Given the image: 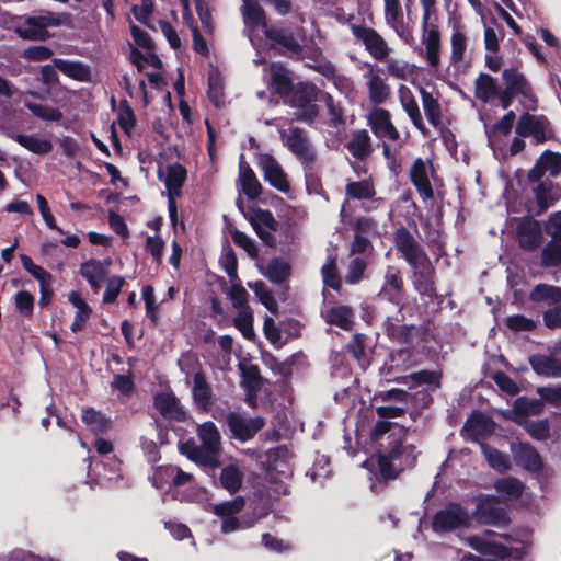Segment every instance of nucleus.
<instances>
[{
	"mask_svg": "<svg viewBox=\"0 0 561 561\" xmlns=\"http://www.w3.org/2000/svg\"><path fill=\"white\" fill-rule=\"evenodd\" d=\"M229 299L231 300L234 308L239 310L243 308H249L247 306L248 291L243 286H241L238 280L231 282V287L228 291Z\"/></svg>",
	"mask_w": 561,
	"mask_h": 561,
	"instance_id": "nucleus-60",
	"label": "nucleus"
},
{
	"mask_svg": "<svg viewBox=\"0 0 561 561\" xmlns=\"http://www.w3.org/2000/svg\"><path fill=\"white\" fill-rule=\"evenodd\" d=\"M270 85L283 98L288 96L294 88L288 71L278 64H273L266 71Z\"/></svg>",
	"mask_w": 561,
	"mask_h": 561,
	"instance_id": "nucleus-31",
	"label": "nucleus"
},
{
	"mask_svg": "<svg viewBox=\"0 0 561 561\" xmlns=\"http://www.w3.org/2000/svg\"><path fill=\"white\" fill-rule=\"evenodd\" d=\"M386 24L404 42H408L407 32L400 0H383Z\"/></svg>",
	"mask_w": 561,
	"mask_h": 561,
	"instance_id": "nucleus-22",
	"label": "nucleus"
},
{
	"mask_svg": "<svg viewBox=\"0 0 561 561\" xmlns=\"http://www.w3.org/2000/svg\"><path fill=\"white\" fill-rule=\"evenodd\" d=\"M371 440L378 445V463L385 479H394L416 463L415 447L408 442L407 432L399 424L377 422L371 432Z\"/></svg>",
	"mask_w": 561,
	"mask_h": 561,
	"instance_id": "nucleus-1",
	"label": "nucleus"
},
{
	"mask_svg": "<svg viewBox=\"0 0 561 561\" xmlns=\"http://www.w3.org/2000/svg\"><path fill=\"white\" fill-rule=\"evenodd\" d=\"M398 96L401 106L408 114L412 124L420 130L424 131V122L419 107V104L413 95V92L405 84H400L398 87Z\"/></svg>",
	"mask_w": 561,
	"mask_h": 561,
	"instance_id": "nucleus-24",
	"label": "nucleus"
},
{
	"mask_svg": "<svg viewBox=\"0 0 561 561\" xmlns=\"http://www.w3.org/2000/svg\"><path fill=\"white\" fill-rule=\"evenodd\" d=\"M465 431L477 439L479 436L492 431V423L482 414H473L466 422Z\"/></svg>",
	"mask_w": 561,
	"mask_h": 561,
	"instance_id": "nucleus-48",
	"label": "nucleus"
},
{
	"mask_svg": "<svg viewBox=\"0 0 561 561\" xmlns=\"http://www.w3.org/2000/svg\"><path fill=\"white\" fill-rule=\"evenodd\" d=\"M13 302L16 312L23 318H31L34 310L35 298L27 290H19L14 297Z\"/></svg>",
	"mask_w": 561,
	"mask_h": 561,
	"instance_id": "nucleus-51",
	"label": "nucleus"
},
{
	"mask_svg": "<svg viewBox=\"0 0 561 561\" xmlns=\"http://www.w3.org/2000/svg\"><path fill=\"white\" fill-rule=\"evenodd\" d=\"M239 182L242 192L247 195L248 198L255 199L260 196L262 192V185L251 167L243 162L242 156L239 167Z\"/></svg>",
	"mask_w": 561,
	"mask_h": 561,
	"instance_id": "nucleus-30",
	"label": "nucleus"
},
{
	"mask_svg": "<svg viewBox=\"0 0 561 561\" xmlns=\"http://www.w3.org/2000/svg\"><path fill=\"white\" fill-rule=\"evenodd\" d=\"M290 273V267L285 261L275 259L268 262L263 274L273 283L284 282Z\"/></svg>",
	"mask_w": 561,
	"mask_h": 561,
	"instance_id": "nucleus-50",
	"label": "nucleus"
},
{
	"mask_svg": "<svg viewBox=\"0 0 561 561\" xmlns=\"http://www.w3.org/2000/svg\"><path fill=\"white\" fill-rule=\"evenodd\" d=\"M352 33L363 43L368 54L378 61H385L391 54V48L385 38L374 28L352 25Z\"/></svg>",
	"mask_w": 561,
	"mask_h": 561,
	"instance_id": "nucleus-10",
	"label": "nucleus"
},
{
	"mask_svg": "<svg viewBox=\"0 0 561 561\" xmlns=\"http://www.w3.org/2000/svg\"><path fill=\"white\" fill-rule=\"evenodd\" d=\"M368 123L378 138L393 141L399 138V133L391 123L390 113L387 110L374 107L368 114Z\"/></svg>",
	"mask_w": 561,
	"mask_h": 561,
	"instance_id": "nucleus-17",
	"label": "nucleus"
},
{
	"mask_svg": "<svg viewBox=\"0 0 561 561\" xmlns=\"http://www.w3.org/2000/svg\"><path fill=\"white\" fill-rule=\"evenodd\" d=\"M249 287L255 293L260 301L265 306L267 310L275 313L277 311V302L263 282L249 283Z\"/></svg>",
	"mask_w": 561,
	"mask_h": 561,
	"instance_id": "nucleus-56",
	"label": "nucleus"
},
{
	"mask_svg": "<svg viewBox=\"0 0 561 561\" xmlns=\"http://www.w3.org/2000/svg\"><path fill=\"white\" fill-rule=\"evenodd\" d=\"M158 175L164 182L168 193L180 194L186 178V171L181 164L173 163L167 165L164 170L160 169Z\"/></svg>",
	"mask_w": 561,
	"mask_h": 561,
	"instance_id": "nucleus-28",
	"label": "nucleus"
},
{
	"mask_svg": "<svg viewBox=\"0 0 561 561\" xmlns=\"http://www.w3.org/2000/svg\"><path fill=\"white\" fill-rule=\"evenodd\" d=\"M543 323L549 329L561 328V302L546 310L542 314Z\"/></svg>",
	"mask_w": 561,
	"mask_h": 561,
	"instance_id": "nucleus-64",
	"label": "nucleus"
},
{
	"mask_svg": "<svg viewBox=\"0 0 561 561\" xmlns=\"http://www.w3.org/2000/svg\"><path fill=\"white\" fill-rule=\"evenodd\" d=\"M424 113L433 126H438L442 121V108L437 95L420 87Z\"/></svg>",
	"mask_w": 561,
	"mask_h": 561,
	"instance_id": "nucleus-38",
	"label": "nucleus"
},
{
	"mask_svg": "<svg viewBox=\"0 0 561 561\" xmlns=\"http://www.w3.org/2000/svg\"><path fill=\"white\" fill-rule=\"evenodd\" d=\"M257 165L263 172L264 180L274 188L280 192H288L290 188L287 175L278 161L270 153L257 156Z\"/></svg>",
	"mask_w": 561,
	"mask_h": 561,
	"instance_id": "nucleus-11",
	"label": "nucleus"
},
{
	"mask_svg": "<svg viewBox=\"0 0 561 561\" xmlns=\"http://www.w3.org/2000/svg\"><path fill=\"white\" fill-rule=\"evenodd\" d=\"M251 222L259 237L263 241L270 242L272 239L271 230L276 229V220L272 213L268 210L257 209L253 213Z\"/></svg>",
	"mask_w": 561,
	"mask_h": 561,
	"instance_id": "nucleus-34",
	"label": "nucleus"
},
{
	"mask_svg": "<svg viewBox=\"0 0 561 561\" xmlns=\"http://www.w3.org/2000/svg\"><path fill=\"white\" fill-rule=\"evenodd\" d=\"M507 328L514 332L533 331L537 323L523 314H514L506 318Z\"/></svg>",
	"mask_w": 561,
	"mask_h": 561,
	"instance_id": "nucleus-59",
	"label": "nucleus"
},
{
	"mask_svg": "<svg viewBox=\"0 0 561 561\" xmlns=\"http://www.w3.org/2000/svg\"><path fill=\"white\" fill-rule=\"evenodd\" d=\"M125 280L122 276H112L107 279L106 288L103 295V301L105 304L114 302L121 293V289L124 285Z\"/></svg>",
	"mask_w": 561,
	"mask_h": 561,
	"instance_id": "nucleus-61",
	"label": "nucleus"
},
{
	"mask_svg": "<svg viewBox=\"0 0 561 561\" xmlns=\"http://www.w3.org/2000/svg\"><path fill=\"white\" fill-rule=\"evenodd\" d=\"M561 173V154L550 150H546L537 160L536 164L528 173L529 181H538L548 178H556Z\"/></svg>",
	"mask_w": 561,
	"mask_h": 561,
	"instance_id": "nucleus-16",
	"label": "nucleus"
},
{
	"mask_svg": "<svg viewBox=\"0 0 561 561\" xmlns=\"http://www.w3.org/2000/svg\"><path fill=\"white\" fill-rule=\"evenodd\" d=\"M264 35L290 51L296 53L299 49L297 39L286 30L268 27L265 28Z\"/></svg>",
	"mask_w": 561,
	"mask_h": 561,
	"instance_id": "nucleus-44",
	"label": "nucleus"
},
{
	"mask_svg": "<svg viewBox=\"0 0 561 561\" xmlns=\"http://www.w3.org/2000/svg\"><path fill=\"white\" fill-rule=\"evenodd\" d=\"M502 77L505 82V89L516 95L534 101L531 85L516 68L505 69Z\"/></svg>",
	"mask_w": 561,
	"mask_h": 561,
	"instance_id": "nucleus-26",
	"label": "nucleus"
},
{
	"mask_svg": "<svg viewBox=\"0 0 561 561\" xmlns=\"http://www.w3.org/2000/svg\"><path fill=\"white\" fill-rule=\"evenodd\" d=\"M529 299L534 302H545L547 305H559L561 302V287L538 284L529 294Z\"/></svg>",
	"mask_w": 561,
	"mask_h": 561,
	"instance_id": "nucleus-36",
	"label": "nucleus"
},
{
	"mask_svg": "<svg viewBox=\"0 0 561 561\" xmlns=\"http://www.w3.org/2000/svg\"><path fill=\"white\" fill-rule=\"evenodd\" d=\"M537 393L545 402L553 407H561V385L539 387Z\"/></svg>",
	"mask_w": 561,
	"mask_h": 561,
	"instance_id": "nucleus-62",
	"label": "nucleus"
},
{
	"mask_svg": "<svg viewBox=\"0 0 561 561\" xmlns=\"http://www.w3.org/2000/svg\"><path fill=\"white\" fill-rule=\"evenodd\" d=\"M244 507V499L238 496L231 501H227L220 504H216L213 507V513L220 518L234 517Z\"/></svg>",
	"mask_w": 561,
	"mask_h": 561,
	"instance_id": "nucleus-53",
	"label": "nucleus"
},
{
	"mask_svg": "<svg viewBox=\"0 0 561 561\" xmlns=\"http://www.w3.org/2000/svg\"><path fill=\"white\" fill-rule=\"evenodd\" d=\"M471 515L459 504H449L439 510L433 518V529L437 533L450 531L461 527H468Z\"/></svg>",
	"mask_w": 561,
	"mask_h": 561,
	"instance_id": "nucleus-8",
	"label": "nucleus"
},
{
	"mask_svg": "<svg viewBox=\"0 0 561 561\" xmlns=\"http://www.w3.org/2000/svg\"><path fill=\"white\" fill-rule=\"evenodd\" d=\"M318 89L308 82L298 83L294 87L288 94L285 96L291 107L296 108V116L304 122H312L319 114V108L316 102L319 100Z\"/></svg>",
	"mask_w": 561,
	"mask_h": 561,
	"instance_id": "nucleus-6",
	"label": "nucleus"
},
{
	"mask_svg": "<svg viewBox=\"0 0 561 561\" xmlns=\"http://www.w3.org/2000/svg\"><path fill=\"white\" fill-rule=\"evenodd\" d=\"M551 240L561 241V210L552 213L543 226Z\"/></svg>",
	"mask_w": 561,
	"mask_h": 561,
	"instance_id": "nucleus-63",
	"label": "nucleus"
},
{
	"mask_svg": "<svg viewBox=\"0 0 561 561\" xmlns=\"http://www.w3.org/2000/svg\"><path fill=\"white\" fill-rule=\"evenodd\" d=\"M13 139L33 153L44 154L51 150L49 140L41 139L32 135H15Z\"/></svg>",
	"mask_w": 561,
	"mask_h": 561,
	"instance_id": "nucleus-45",
	"label": "nucleus"
},
{
	"mask_svg": "<svg viewBox=\"0 0 561 561\" xmlns=\"http://www.w3.org/2000/svg\"><path fill=\"white\" fill-rule=\"evenodd\" d=\"M515 133L520 137L531 136L536 142L542 144L550 138L549 123L545 116L523 114L519 117Z\"/></svg>",
	"mask_w": 561,
	"mask_h": 561,
	"instance_id": "nucleus-12",
	"label": "nucleus"
},
{
	"mask_svg": "<svg viewBox=\"0 0 561 561\" xmlns=\"http://www.w3.org/2000/svg\"><path fill=\"white\" fill-rule=\"evenodd\" d=\"M154 405L157 410L167 419L182 421L185 412L180 405L178 399L172 393H158L154 397Z\"/></svg>",
	"mask_w": 561,
	"mask_h": 561,
	"instance_id": "nucleus-29",
	"label": "nucleus"
},
{
	"mask_svg": "<svg viewBox=\"0 0 561 561\" xmlns=\"http://www.w3.org/2000/svg\"><path fill=\"white\" fill-rule=\"evenodd\" d=\"M26 107L37 117L49 121V122H58L61 119L62 115L61 113L50 106H46L43 104H36V103H27Z\"/></svg>",
	"mask_w": 561,
	"mask_h": 561,
	"instance_id": "nucleus-58",
	"label": "nucleus"
},
{
	"mask_svg": "<svg viewBox=\"0 0 561 561\" xmlns=\"http://www.w3.org/2000/svg\"><path fill=\"white\" fill-rule=\"evenodd\" d=\"M494 488L501 495L507 499H516L523 491L522 483L515 478L500 479L495 482Z\"/></svg>",
	"mask_w": 561,
	"mask_h": 561,
	"instance_id": "nucleus-55",
	"label": "nucleus"
},
{
	"mask_svg": "<svg viewBox=\"0 0 561 561\" xmlns=\"http://www.w3.org/2000/svg\"><path fill=\"white\" fill-rule=\"evenodd\" d=\"M483 455L485 456L489 465L499 472H505L511 467V461L507 455L490 447L481 445Z\"/></svg>",
	"mask_w": 561,
	"mask_h": 561,
	"instance_id": "nucleus-47",
	"label": "nucleus"
},
{
	"mask_svg": "<svg viewBox=\"0 0 561 561\" xmlns=\"http://www.w3.org/2000/svg\"><path fill=\"white\" fill-rule=\"evenodd\" d=\"M110 260L91 259L80 265V275L89 283L92 290L98 293L104 280L107 278Z\"/></svg>",
	"mask_w": 561,
	"mask_h": 561,
	"instance_id": "nucleus-19",
	"label": "nucleus"
},
{
	"mask_svg": "<svg viewBox=\"0 0 561 561\" xmlns=\"http://www.w3.org/2000/svg\"><path fill=\"white\" fill-rule=\"evenodd\" d=\"M54 66L64 75L75 80L84 82L90 79V68L81 61L55 58Z\"/></svg>",
	"mask_w": 561,
	"mask_h": 561,
	"instance_id": "nucleus-35",
	"label": "nucleus"
},
{
	"mask_svg": "<svg viewBox=\"0 0 561 561\" xmlns=\"http://www.w3.org/2000/svg\"><path fill=\"white\" fill-rule=\"evenodd\" d=\"M262 0H243L241 13L245 25L244 32L247 33L252 45H255L254 32L261 30L263 33L268 28L266 23L265 13L260 5Z\"/></svg>",
	"mask_w": 561,
	"mask_h": 561,
	"instance_id": "nucleus-13",
	"label": "nucleus"
},
{
	"mask_svg": "<svg viewBox=\"0 0 561 561\" xmlns=\"http://www.w3.org/2000/svg\"><path fill=\"white\" fill-rule=\"evenodd\" d=\"M541 265L554 267L561 265V241L550 240L541 251Z\"/></svg>",
	"mask_w": 561,
	"mask_h": 561,
	"instance_id": "nucleus-49",
	"label": "nucleus"
},
{
	"mask_svg": "<svg viewBox=\"0 0 561 561\" xmlns=\"http://www.w3.org/2000/svg\"><path fill=\"white\" fill-rule=\"evenodd\" d=\"M208 96L210 101L219 106L224 102V83L220 73L213 69L208 76Z\"/></svg>",
	"mask_w": 561,
	"mask_h": 561,
	"instance_id": "nucleus-54",
	"label": "nucleus"
},
{
	"mask_svg": "<svg viewBox=\"0 0 561 561\" xmlns=\"http://www.w3.org/2000/svg\"><path fill=\"white\" fill-rule=\"evenodd\" d=\"M243 474L241 470L234 465L225 467L220 474L222 486L230 493H236L240 489Z\"/></svg>",
	"mask_w": 561,
	"mask_h": 561,
	"instance_id": "nucleus-46",
	"label": "nucleus"
},
{
	"mask_svg": "<svg viewBox=\"0 0 561 561\" xmlns=\"http://www.w3.org/2000/svg\"><path fill=\"white\" fill-rule=\"evenodd\" d=\"M347 149L356 159H365L371 152L370 136L366 129L356 130L347 144Z\"/></svg>",
	"mask_w": 561,
	"mask_h": 561,
	"instance_id": "nucleus-37",
	"label": "nucleus"
},
{
	"mask_svg": "<svg viewBox=\"0 0 561 561\" xmlns=\"http://www.w3.org/2000/svg\"><path fill=\"white\" fill-rule=\"evenodd\" d=\"M236 328L242 333L243 337L247 340L254 339V330H253V314L250 308H243L239 310V313L233 320Z\"/></svg>",
	"mask_w": 561,
	"mask_h": 561,
	"instance_id": "nucleus-52",
	"label": "nucleus"
},
{
	"mask_svg": "<svg viewBox=\"0 0 561 561\" xmlns=\"http://www.w3.org/2000/svg\"><path fill=\"white\" fill-rule=\"evenodd\" d=\"M59 14L45 11L39 14L20 16L15 22L14 31L23 39L45 41L48 37V27L61 24Z\"/></svg>",
	"mask_w": 561,
	"mask_h": 561,
	"instance_id": "nucleus-5",
	"label": "nucleus"
},
{
	"mask_svg": "<svg viewBox=\"0 0 561 561\" xmlns=\"http://www.w3.org/2000/svg\"><path fill=\"white\" fill-rule=\"evenodd\" d=\"M82 422L93 433L99 434L105 432L110 426V419L100 411L89 408L82 411Z\"/></svg>",
	"mask_w": 561,
	"mask_h": 561,
	"instance_id": "nucleus-43",
	"label": "nucleus"
},
{
	"mask_svg": "<svg viewBox=\"0 0 561 561\" xmlns=\"http://www.w3.org/2000/svg\"><path fill=\"white\" fill-rule=\"evenodd\" d=\"M476 510L471 515L479 524L504 526L508 519L505 511L497 506L495 496L480 494L473 499Z\"/></svg>",
	"mask_w": 561,
	"mask_h": 561,
	"instance_id": "nucleus-7",
	"label": "nucleus"
},
{
	"mask_svg": "<svg viewBox=\"0 0 561 561\" xmlns=\"http://www.w3.org/2000/svg\"><path fill=\"white\" fill-rule=\"evenodd\" d=\"M386 69L390 77L410 81L414 80L416 76V66L408 60L401 58H387L386 59Z\"/></svg>",
	"mask_w": 561,
	"mask_h": 561,
	"instance_id": "nucleus-33",
	"label": "nucleus"
},
{
	"mask_svg": "<svg viewBox=\"0 0 561 561\" xmlns=\"http://www.w3.org/2000/svg\"><path fill=\"white\" fill-rule=\"evenodd\" d=\"M513 454L517 465L527 470L537 471L541 467L540 456L537 450L528 444H518L513 447Z\"/></svg>",
	"mask_w": 561,
	"mask_h": 561,
	"instance_id": "nucleus-32",
	"label": "nucleus"
},
{
	"mask_svg": "<svg viewBox=\"0 0 561 561\" xmlns=\"http://www.w3.org/2000/svg\"><path fill=\"white\" fill-rule=\"evenodd\" d=\"M401 295L402 279L400 278V272L394 267H388L385 275V283L378 294V298L399 305Z\"/></svg>",
	"mask_w": 561,
	"mask_h": 561,
	"instance_id": "nucleus-25",
	"label": "nucleus"
},
{
	"mask_svg": "<svg viewBox=\"0 0 561 561\" xmlns=\"http://www.w3.org/2000/svg\"><path fill=\"white\" fill-rule=\"evenodd\" d=\"M517 238L522 249L535 251L542 242V226L538 220L523 219L517 228Z\"/></svg>",
	"mask_w": 561,
	"mask_h": 561,
	"instance_id": "nucleus-18",
	"label": "nucleus"
},
{
	"mask_svg": "<svg viewBox=\"0 0 561 561\" xmlns=\"http://www.w3.org/2000/svg\"><path fill=\"white\" fill-rule=\"evenodd\" d=\"M394 243L413 271V282L416 290L420 294L430 295L432 293L433 267L427 255L422 251L414 237L404 228L394 232Z\"/></svg>",
	"mask_w": 561,
	"mask_h": 561,
	"instance_id": "nucleus-2",
	"label": "nucleus"
},
{
	"mask_svg": "<svg viewBox=\"0 0 561 561\" xmlns=\"http://www.w3.org/2000/svg\"><path fill=\"white\" fill-rule=\"evenodd\" d=\"M193 397L196 405L206 411L211 404V388L202 373L194 375Z\"/></svg>",
	"mask_w": 561,
	"mask_h": 561,
	"instance_id": "nucleus-39",
	"label": "nucleus"
},
{
	"mask_svg": "<svg viewBox=\"0 0 561 561\" xmlns=\"http://www.w3.org/2000/svg\"><path fill=\"white\" fill-rule=\"evenodd\" d=\"M363 77L369 102L375 105L386 103L391 96V87L382 69L377 65L369 64Z\"/></svg>",
	"mask_w": 561,
	"mask_h": 561,
	"instance_id": "nucleus-9",
	"label": "nucleus"
},
{
	"mask_svg": "<svg viewBox=\"0 0 561 561\" xmlns=\"http://www.w3.org/2000/svg\"><path fill=\"white\" fill-rule=\"evenodd\" d=\"M282 139L286 147L301 161L312 162L316 158V152L309 142L306 133L300 128H291L289 134L280 131Z\"/></svg>",
	"mask_w": 561,
	"mask_h": 561,
	"instance_id": "nucleus-15",
	"label": "nucleus"
},
{
	"mask_svg": "<svg viewBox=\"0 0 561 561\" xmlns=\"http://www.w3.org/2000/svg\"><path fill=\"white\" fill-rule=\"evenodd\" d=\"M474 83V94L480 101L488 103L497 95L499 85L496 80L490 75L480 73Z\"/></svg>",
	"mask_w": 561,
	"mask_h": 561,
	"instance_id": "nucleus-40",
	"label": "nucleus"
},
{
	"mask_svg": "<svg viewBox=\"0 0 561 561\" xmlns=\"http://www.w3.org/2000/svg\"><path fill=\"white\" fill-rule=\"evenodd\" d=\"M467 50V37L459 27H454L450 36V64L454 67H458L463 58Z\"/></svg>",
	"mask_w": 561,
	"mask_h": 561,
	"instance_id": "nucleus-42",
	"label": "nucleus"
},
{
	"mask_svg": "<svg viewBox=\"0 0 561 561\" xmlns=\"http://www.w3.org/2000/svg\"><path fill=\"white\" fill-rule=\"evenodd\" d=\"M345 193L353 199L370 201L374 205L377 202L373 199L375 195V187L370 180L348 182L345 187Z\"/></svg>",
	"mask_w": 561,
	"mask_h": 561,
	"instance_id": "nucleus-41",
	"label": "nucleus"
},
{
	"mask_svg": "<svg viewBox=\"0 0 561 561\" xmlns=\"http://www.w3.org/2000/svg\"><path fill=\"white\" fill-rule=\"evenodd\" d=\"M197 436L201 444L193 439L183 442L179 445L181 454L201 466L218 467L221 438L217 426L210 421L204 422L197 426Z\"/></svg>",
	"mask_w": 561,
	"mask_h": 561,
	"instance_id": "nucleus-3",
	"label": "nucleus"
},
{
	"mask_svg": "<svg viewBox=\"0 0 561 561\" xmlns=\"http://www.w3.org/2000/svg\"><path fill=\"white\" fill-rule=\"evenodd\" d=\"M533 370L542 377L561 378V359L551 355L535 354L529 357Z\"/></svg>",
	"mask_w": 561,
	"mask_h": 561,
	"instance_id": "nucleus-23",
	"label": "nucleus"
},
{
	"mask_svg": "<svg viewBox=\"0 0 561 561\" xmlns=\"http://www.w3.org/2000/svg\"><path fill=\"white\" fill-rule=\"evenodd\" d=\"M387 335L403 346L393 351L389 355V366L391 369L405 370L415 365L419 355L412 348V344L417 339V329L413 325L401 324V320L387 318L385 322Z\"/></svg>",
	"mask_w": 561,
	"mask_h": 561,
	"instance_id": "nucleus-4",
	"label": "nucleus"
},
{
	"mask_svg": "<svg viewBox=\"0 0 561 561\" xmlns=\"http://www.w3.org/2000/svg\"><path fill=\"white\" fill-rule=\"evenodd\" d=\"M227 423L232 436L241 442L251 439L265 424L260 416L247 419L237 412L228 415Z\"/></svg>",
	"mask_w": 561,
	"mask_h": 561,
	"instance_id": "nucleus-14",
	"label": "nucleus"
},
{
	"mask_svg": "<svg viewBox=\"0 0 561 561\" xmlns=\"http://www.w3.org/2000/svg\"><path fill=\"white\" fill-rule=\"evenodd\" d=\"M412 183L416 187L420 195L426 199L433 196V188L431 178L433 175V168L430 161L416 159L410 170Z\"/></svg>",
	"mask_w": 561,
	"mask_h": 561,
	"instance_id": "nucleus-20",
	"label": "nucleus"
},
{
	"mask_svg": "<svg viewBox=\"0 0 561 561\" xmlns=\"http://www.w3.org/2000/svg\"><path fill=\"white\" fill-rule=\"evenodd\" d=\"M21 263L25 271H27L38 283L53 282V276L42 266L36 265L32 259L25 254L20 255Z\"/></svg>",
	"mask_w": 561,
	"mask_h": 561,
	"instance_id": "nucleus-57",
	"label": "nucleus"
},
{
	"mask_svg": "<svg viewBox=\"0 0 561 561\" xmlns=\"http://www.w3.org/2000/svg\"><path fill=\"white\" fill-rule=\"evenodd\" d=\"M531 183V191L537 201L539 210L538 215L542 214L560 197L558 187L550 181V179H540L538 181H529Z\"/></svg>",
	"mask_w": 561,
	"mask_h": 561,
	"instance_id": "nucleus-21",
	"label": "nucleus"
},
{
	"mask_svg": "<svg viewBox=\"0 0 561 561\" xmlns=\"http://www.w3.org/2000/svg\"><path fill=\"white\" fill-rule=\"evenodd\" d=\"M327 323L336 325L342 330L350 331L353 328L355 312L348 306H334L322 311Z\"/></svg>",
	"mask_w": 561,
	"mask_h": 561,
	"instance_id": "nucleus-27",
	"label": "nucleus"
}]
</instances>
